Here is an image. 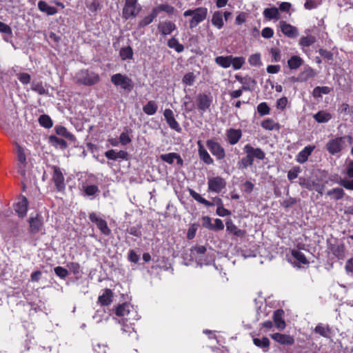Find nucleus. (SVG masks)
I'll return each mask as SVG.
<instances>
[{
  "label": "nucleus",
  "mask_w": 353,
  "mask_h": 353,
  "mask_svg": "<svg viewBox=\"0 0 353 353\" xmlns=\"http://www.w3.org/2000/svg\"><path fill=\"white\" fill-rule=\"evenodd\" d=\"M248 63L252 66H259L261 65V54L256 53L251 54L248 58Z\"/></svg>",
  "instance_id": "obj_53"
},
{
  "label": "nucleus",
  "mask_w": 353,
  "mask_h": 353,
  "mask_svg": "<svg viewBox=\"0 0 353 353\" xmlns=\"http://www.w3.org/2000/svg\"><path fill=\"white\" fill-rule=\"evenodd\" d=\"M40 125L46 128H50L52 126V121L48 115L43 114L39 118Z\"/></svg>",
  "instance_id": "obj_52"
},
{
  "label": "nucleus",
  "mask_w": 353,
  "mask_h": 353,
  "mask_svg": "<svg viewBox=\"0 0 353 353\" xmlns=\"http://www.w3.org/2000/svg\"><path fill=\"white\" fill-rule=\"evenodd\" d=\"M17 159L19 161V172L21 174H25V166L26 164V157L24 152V150L20 145H17Z\"/></svg>",
  "instance_id": "obj_25"
},
{
  "label": "nucleus",
  "mask_w": 353,
  "mask_h": 353,
  "mask_svg": "<svg viewBox=\"0 0 353 353\" xmlns=\"http://www.w3.org/2000/svg\"><path fill=\"white\" fill-rule=\"evenodd\" d=\"M314 331L319 335L327 337L330 334V329L328 326H325L323 324H319L316 326Z\"/></svg>",
  "instance_id": "obj_49"
},
{
  "label": "nucleus",
  "mask_w": 353,
  "mask_h": 353,
  "mask_svg": "<svg viewBox=\"0 0 353 353\" xmlns=\"http://www.w3.org/2000/svg\"><path fill=\"white\" fill-rule=\"evenodd\" d=\"M301 172V169L299 167H295L292 170H289L288 173V179L290 181H292L297 178L299 172Z\"/></svg>",
  "instance_id": "obj_64"
},
{
  "label": "nucleus",
  "mask_w": 353,
  "mask_h": 353,
  "mask_svg": "<svg viewBox=\"0 0 353 353\" xmlns=\"http://www.w3.org/2000/svg\"><path fill=\"white\" fill-rule=\"evenodd\" d=\"M226 230L237 236H242L244 232L239 229L232 222L231 219H228L226 221Z\"/></svg>",
  "instance_id": "obj_35"
},
{
  "label": "nucleus",
  "mask_w": 353,
  "mask_h": 353,
  "mask_svg": "<svg viewBox=\"0 0 353 353\" xmlns=\"http://www.w3.org/2000/svg\"><path fill=\"white\" fill-rule=\"evenodd\" d=\"M50 143L57 148L65 149L68 144L63 139L58 138L54 135H51L49 137Z\"/></svg>",
  "instance_id": "obj_34"
},
{
  "label": "nucleus",
  "mask_w": 353,
  "mask_h": 353,
  "mask_svg": "<svg viewBox=\"0 0 353 353\" xmlns=\"http://www.w3.org/2000/svg\"><path fill=\"white\" fill-rule=\"evenodd\" d=\"M270 337L274 341L283 345H292L294 343V337L289 334L276 332L270 334Z\"/></svg>",
  "instance_id": "obj_13"
},
{
  "label": "nucleus",
  "mask_w": 353,
  "mask_h": 353,
  "mask_svg": "<svg viewBox=\"0 0 353 353\" xmlns=\"http://www.w3.org/2000/svg\"><path fill=\"white\" fill-rule=\"evenodd\" d=\"M157 16L155 13V12L154 11V10L152 9L151 13L145 17L142 20H141L139 23V26L140 28H143L149 24H150L153 20L154 19V18H156Z\"/></svg>",
  "instance_id": "obj_46"
},
{
  "label": "nucleus",
  "mask_w": 353,
  "mask_h": 353,
  "mask_svg": "<svg viewBox=\"0 0 353 353\" xmlns=\"http://www.w3.org/2000/svg\"><path fill=\"white\" fill-rule=\"evenodd\" d=\"M231 66L234 70H239L245 63V59L243 57H231Z\"/></svg>",
  "instance_id": "obj_43"
},
{
  "label": "nucleus",
  "mask_w": 353,
  "mask_h": 353,
  "mask_svg": "<svg viewBox=\"0 0 353 353\" xmlns=\"http://www.w3.org/2000/svg\"><path fill=\"white\" fill-rule=\"evenodd\" d=\"M28 201L25 196H21L19 201L15 204L14 210L21 218L24 217L28 211Z\"/></svg>",
  "instance_id": "obj_20"
},
{
  "label": "nucleus",
  "mask_w": 353,
  "mask_h": 353,
  "mask_svg": "<svg viewBox=\"0 0 353 353\" xmlns=\"http://www.w3.org/2000/svg\"><path fill=\"white\" fill-rule=\"evenodd\" d=\"M52 179L58 191H62L65 189L64 177L59 169H54Z\"/></svg>",
  "instance_id": "obj_24"
},
{
  "label": "nucleus",
  "mask_w": 353,
  "mask_h": 353,
  "mask_svg": "<svg viewBox=\"0 0 353 353\" xmlns=\"http://www.w3.org/2000/svg\"><path fill=\"white\" fill-rule=\"evenodd\" d=\"M161 159L170 164H172L174 162V159H177L179 163L182 162V160L179 155L174 152L161 154Z\"/></svg>",
  "instance_id": "obj_42"
},
{
  "label": "nucleus",
  "mask_w": 353,
  "mask_h": 353,
  "mask_svg": "<svg viewBox=\"0 0 353 353\" xmlns=\"http://www.w3.org/2000/svg\"><path fill=\"white\" fill-rule=\"evenodd\" d=\"M38 8L41 12L46 13L48 15H54L57 12L56 8L49 6L44 1L38 2Z\"/></svg>",
  "instance_id": "obj_29"
},
{
  "label": "nucleus",
  "mask_w": 353,
  "mask_h": 353,
  "mask_svg": "<svg viewBox=\"0 0 353 353\" xmlns=\"http://www.w3.org/2000/svg\"><path fill=\"white\" fill-rule=\"evenodd\" d=\"M242 137L240 129L230 128L226 131V139L230 145L236 144Z\"/></svg>",
  "instance_id": "obj_17"
},
{
  "label": "nucleus",
  "mask_w": 353,
  "mask_h": 353,
  "mask_svg": "<svg viewBox=\"0 0 353 353\" xmlns=\"http://www.w3.org/2000/svg\"><path fill=\"white\" fill-rule=\"evenodd\" d=\"M338 183L346 190H353V179L351 180L340 179Z\"/></svg>",
  "instance_id": "obj_60"
},
{
  "label": "nucleus",
  "mask_w": 353,
  "mask_h": 353,
  "mask_svg": "<svg viewBox=\"0 0 353 353\" xmlns=\"http://www.w3.org/2000/svg\"><path fill=\"white\" fill-rule=\"evenodd\" d=\"M315 149L314 145H307L301 151H300L296 156V160L299 163H304L308 159L309 156L312 154Z\"/></svg>",
  "instance_id": "obj_21"
},
{
  "label": "nucleus",
  "mask_w": 353,
  "mask_h": 353,
  "mask_svg": "<svg viewBox=\"0 0 353 353\" xmlns=\"http://www.w3.org/2000/svg\"><path fill=\"white\" fill-rule=\"evenodd\" d=\"M168 46L170 48L174 49L177 52H181L184 50L183 46L181 44L175 37H172L168 40Z\"/></svg>",
  "instance_id": "obj_44"
},
{
  "label": "nucleus",
  "mask_w": 353,
  "mask_h": 353,
  "mask_svg": "<svg viewBox=\"0 0 353 353\" xmlns=\"http://www.w3.org/2000/svg\"><path fill=\"white\" fill-rule=\"evenodd\" d=\"M206 248L203 245H196L190 249V256L196 261L197 265L200 267L203 265H210L214 262V256L207 254L204 259L203 256L206 253Z\"/></svg>",
  "instance_id": "obj_2"
},
{
  "label": "nucleus",
  "mask_w": 353,
  "mask_h": 353,
  "mask_svg": "<svg viewBox=\"0 0 353 353\" xmlns=\"http://www.w3.org/2000/svg\"><path fill=\"white\" fill-rule=\"evenodd\" d=\"M74 79L79 84L90 86L97 83L100 79L99 74L95 72L81 70L75 74Z\"/></svg>",
  "instance_id": "obj_4"
},
{
  "label": "nucleus",
  "mask_w": 353,
  "mask_h": 353,
  "mask_svg": "<svg viewBox=\"0 0 353 353\" xmlns=\"http://www.w3.org/2000/svg\"><path fill=\"white\" fill-rule=\"evenodd\" d=\"M198 153L201 160L207 165H211L214 163L213 159L210 157L208 152L205 150L201 141H197Z\"/></svg>",
  "instance_id": "obj_22"
},
{
  "label": "nucleus",
  "mask_w": 353,
  "mask_h": 353,
  "mask_svg": "<svg viewBox=\"0 0 353 353\" xmlns=\"http://www.w3.org/2000/svg\"><path fill=\"white\" fill-rule=\"evenodd\" d=\"M133 310V305L129 303L125 302L121 304H119L115 307L114 314L117 316L125 317L126 319H129L128 316Z\"/></svg>",
  "instance_id": "obj_11"
},
{
  "label": "nucleus",
  "mask_w": 353,
  "mask_h": 353,
  "mask_svg": "<svg viewBox=\"0 0 353 353\" xmlns=\"http://www.w3.org/2000/svg\"><path fill=\"white\" fill-rule=\"evenodd\" d=\"M289 261L298 268H301L303 265L309 264V261L305 254L301 250L296 249L292 250Z\"/></svg>",
  "instance_id": "obj_9"
},
{
  "label": "nucleus",
  "mask_w": 353,
  "mask_h": 353,
  "mask_svg": "<svg viewBox=\"0 0 353 353\" xmlns=\"http://www.w3.org/2000/svg\"><path fill=\"white\" fill-rule=\"evenodd\" d=\"M105 156L110 160H117L118 159L126 160L128 159V154L124 150L117 152L114 150H110L105 152Z\"/></svg>",
  "instance_id": "obj_26"
},
{
  "label": "nucleus",
  "mask_w": 353,
  "mask_h": 353,
  "mask_svg": "<svg viewBox=\"0 0 353 353\" xmlns=\"http://www.w3.org/2000/svg\"><path fill=\"white\" fill-rule=\"evenodd\" d=\"M257 111L261 116H265L269 114L270 109L265 102H262L258 105Z\"/></svg>",
  "instance_id": "obj_55"
},
{
  "label": "nucleus",
  "mask_w": 353,
  "mask_h": 353,
  "mask_svg": "<svg viewBox=\"0 0 353 353\" xmlns=\"http://www.w3.org/2000/svg\"><path fill=\"white\" fill-rule=\"evenodd\" d=\"M208 9L204 7L197 8L194 10H187L183 12V16L192 17L190 20V28L193 29L196 28L200 23L203 21L207 17Z\"/></svg>",
  "instance_id": "obj_3"
},
{
  "label": "nucleus",
  "mask_w": 353,
  "mask_h": 353,
  "mask_svg": "<svg viewBox=\"0 0 353 353\" xmlns=\"http://www.w3.org/2000/svg\"><path fill=\"white\" fill-rule=\"evenodd\" d=\"M243 150L246 154L251 157L253 161L254 159L263 160L265 157V152L261 148H254L250 144H246L243 148Z\"/></svg>",
  "instance_id": "obj_14"
},
{
  "label": "nucleus",
  "mask_w": 353,
  "mask_h": 353,
  "mask_svg": "<svg viewBox=\"0 0 353 353\" xmlns=\"http://www.w3.org/2000/svg\"><path fill=\"white\" fill-rule=\"evenodd\" d=\"M261 127L266 130H279L280 125L272 119H267L262 121Z\"/></svg>",
  "instance_id": "obj_33"
},
{
  "label": "nucleus",
  "mask_w": 353,
  "mask_h": 353,
  "mask_svg": "<svg viewBox=\"0 0 353 353\" xmlns=\"http://www.w3.org/2000/svg\"><path fill=\"white\" fill-rule=\"evenodd\" d=\"M97 226L104 235L108 236L111 234V230L108 228L107 222L105 220L101 221V223Z\"/></svg>",
  "instance_id": "obj_58"
},
{
  "label": "nucleus",
  "mask_w": 353,
  "mask_h": 353,
  "mask_svg": "<svg viewBox=\"0 0 353 353\" xmlns=\"http://www.w3.org/2000/svg\"><path fill=\"white\" fill-rule=\"evenodd\" d=\"M84 192L87 196H92L99 192V188L96 185H86L84 187Z\"/></svg>",
  "instance_id": "obj_61"
},
{
  "label": "nucleus",
  "mask_w": 353,
  "mask_h": 353,
  "mask_svg": "<svg viewBox=\"0 0 353 353\" xmlns=\"http://www.w3.org/2000/svg\"><path fill=\"white\" fill-rule=\"evenodd\" d=\"M30 232L32 233L38 232L42 225L41 219L37 215L36 217H30L29 219Z\"/></svg>",
  "instance_id": "obj_31"
},
{
  "label": "nucleus",
  "mask_w": 353,
  "mask_h": 353,
  "mask_svg": "<svg viewBox=\"0 0 353 353\" xmlns=\"http://www.w3.org/2000/svg\"><path fill=\"white\" fill-rule=\"evenodd\" d=\"M254 161L251 159V157H250L248 154H246V156L241 160L239 162L240 166L243 167V168H246L248 166H250L253 164Z\"/></svg>",
  "instance_id": "obj_63"
},
{
  "label": "nucleus",
  "mask_w": 353,
  "mask_h": 353,
  "mask_svg": "<svg viewBox=\"0 0 353 353\" xmlns=\"http://www.w3.org/2000/svg\"><path fill=\"white\" fill-rule=\"evenodd\" d=\"M54 130L58 135L64 137L70 141L75 140V137L72 134L69 132L64 126L56 125L54 128Z\"/></svg>",
  "instance_id": "obj_36"
},
{
  "label": "nucleus",
  "mask_w": 353,
  "mask_h": 353,
  "mask_svg": "<svg viewBox=\"0 0 353 353\" xmlns=\"http://www.w3.org/2000/svg\"><path fill=\"white\" fill-rule=\"evenodd\" d=\"M119 54L123 60L131 59L133 57V51L130 46L121 48Z\"/></svg>",
  "instance_id": "obj_50"
},
{
  "label": "nucleus",
  "mask_w": 353,
  "mask_h": 353,
  "mask_svg": "<svg viewBox=\"0 0 353 353\" xmlns=\"http://www.w3.org/2000/svg\"><path fill=\"white\" fill-rule=\"evenodd\" d=\"M163 116L166 120L167 123L171 129L174 130L178 132H181V128L175 119L174 112L172 110L165 109L163 112Z\"/></svg>",
  "instance_id": "obj_12"
},
{
  "label": "nucleus",
  "mask_w": 353,
  "mask_h": 353,
  "mask_svg": "<svg viewBox=\"0 0 353 353\" xmlns=\"http://www.w3.org/2000/svg\"><path fill=\"white\" fill-rule=\"evenodd\" d=\"M113 293L109 288H106L104 292L98 298V301L101 305L107 306L112 302Z\"/></svg>",
  "instance_id": "obj_27"
},
{
  "label": "nucleus",
  "mask_w": 353,
  "mask_h": 353,
  "mask_svg": "<svg viewBox=\"0 0 353 353\" xmlns=\"http://www.w3.org/2000/svg\"><path fill=\"white\" fill-rule=\"evenodd\" d=\"M212 23L217 29H221L224 26L223 13L221 11H215L212 17Z\"/></svg>",
  "instance_id": "obj_28"
},
{
  "label": "nucleus",
  "mask_w": 353,
  "mask_h": 353,
  "mask_svg": "<svg viewBox=\"0 0 353 353\" xmlns=\"http://www.w3.org/2000/svg\"><path fill=\"white\" fill-rule=\"evenodd\" d=\"M254 344L261 348H268L270 346L269 339L264 336L262 339L254 338L253 339Z\"/></svg>",
  "instance_id": "obj_51"
},
{
  "label": "nucleus",
  "mask_w": 353,
  "mask_h": 353,
  "mask_svg": "<svg viewBox=\"0 0 353 353\" xmlns=\"http://www.w3.org/2000/svg\"><path fill=\"white\" fill-rule=\"evenodd\" d=\"M280 27L281 32L288 37L295 38L299 34L298 29L285 21H280Z\"/></svg>",
  "instance_id": "obj_16"
},
{
  "label": "nucleus",
  "mask_w": 353,
  "mask_h": 353,
  "mask_svg": "<svg viewBox=\"0 0 353 353\" xmlns=\"http://www.w3.org/2000/svg\"><path fill=\"white\" fill-rule=\"evenodd\" d=\"M195 75L193 72H188L185 74L182 79V81L186 85H192L195 80Z\"/></svg>",
  "instance_id": "obj_57"
},
{
  "label": "nucleus",
  "mask_w": 353,
  "mask_h": 353,
  "mask_svg": "<svg viewBox=\"0 0 353 353\" xmlns=\"http://www.w3.org/2000/svg\"><path fill=\"white\" fill-rule=\"evenodd\" d=\"M54 272L55 274L57 276L60 277L61 279H65L69 274V272H68V269L64 268L61 266H57V267L54 268Z\"/></svg>",
  "instance_id": "obj_56"
},
{
  "label": "nucleus",
  "mask_w": 353,
  "mask_h": 353,
  "mask_svg": "<svg viewBox=\"0 0 353 353\" xmlns=\"http://www.w3.org/2000/svg\"><path fill=\"white\" fill-rule=\"evenodd\" d=\"M303 63V59L299 56H292L288 61V64L291 70L298 69Z\"/></svg>",
  "instance_id": "obj_41"
},
{
  "label": "nucleus",
  "mask_w": 353,
  "mask_h": 353,
  "mask_svg": "<svg viewBox=\"0 0 353 353\" xmlns=\"http://www.w3.org/2000/svg\"><path fill=\"white\" fill-rule=\"evenodd\" d=\"M176 29V25L170 21L160 22L158 25V30L163 36L170 34Z\"/></svg>",
  "instance_id": "obj_23"
},
{
  "label": "nucleus",
  "mask_w": 353,
  "mask_h": 353,
  "mask_svg": "<svg viewBox=\"0 0 353 353\" xmlns=\"http://www.w3.org/2000/svg\"><path fill=\"white\" fill-rule=\"evenodd\" d=\"M344 190L341 188H334L327 192V195L334 200L341 199L344 196Z\"/></svg>",
  "instance_id": "obj_39"
},
{
  "label": "nucleus",
  "mask_w": 353,
  "mask_h": 353,
  "mask_svg": "<svg viewBox=\"0 0 353 353\" xmlns=\"http://www.w3.org/2000/svg\"><path fill=\"white\" fill-rule=\"evenodd\" d=\"M284 311L281 309L276 310L273 314V321L275 326L279 330H283L286 327L284 320Z\"/></svg>",
  "instance_id": "obj_18"
},
{
  "label": "nucleus",
  "mask_w": 353,
  "mask_h": 353,
  "mask_svg": "<svg viewBox=\"0 0 353 353\" xmlns=\"http://www.w3.org/2000/svg\"><path fill=\"white\" fill-rule=\"evenodd\" d=\"M31 89L39 94H45L47 93V90L44 88L42 83L33 82L31 85Z\"/></svg>",
  "instance_id": "obj_54"
},
{
  "label": "nucleus",
  "mask_w": 353,
  "mask_h": 353,
  "mask_svg": "<svg viewBox=\"0 0 353 353\" xmlns=\"http://www.w3.org/2000/svg\"><path fill=\"white\" fill-rule=\"evenodd\" d=\"M316 75V73L313 69L308 68L305 69L299 75V79L301 81H306L309 79L313 78Z\"/></svg>",
  "instance_id": "obj_47"
},
{
  "label": "nucleus",
  "mask_w": 353,
  "mask_h": 353,
  "mask_svg": "<svg viewBox=\"0 0 353 353\" xmlns=\"http://www.w3.org/2000/svg\"><path fill=\"white\" fill-rule=\"evenodd\" d=\"M299 183L302 187H304L309 190H316L321 194H323L324 190V185L314 181H310L306 179H301Z\"/></svg>",
  "instance_id": "obj_15"
},
{
  "label": "nucleus",
  "mask_w": 353,
  "mask_h": 353,
  "mask_svg": "<svg viewBox=\"0 0 353 353\" xmlns=\"http://www.w3.org/2000/svg\"><path fill=\"white\" fill-rule=\"evenodd\" d=\"M316 42V37L312 35L303 37L299 40V45L302 47H309Z\"/></svg>",
  "instance_id": "obj_48"
},
{
  "label": "nucleus",
  "mask_w": 353,
  "mask_h": 353,
  "mask_svg": "<svg viewBox=\"0 0 353 353\" xmlns=\"http://www.w3.org/2000/svg\"><path fill=\"white\" fill-rule=\"evenodd\" d=\"M231 57L232 55L229 56H219L214 59L215 63L223 68H228L231 66Z\"/></svg>",
  "instance_id": "obj_32"
},
{
  "label": "nucleus",
  "mask_w": 353,
  "mask_h": 353,
  "mask_svg": "<svg viewBox=\"0 0 353 353\" xmlns=\"http://www.w3.org/2000/svg\"><path fill=\"white\" fill-rule=\"evenodd\" d=\"M313 118L318 123H326L331 119L332 115L327 112L319 111L313 116Z\"/></svg>",
  "instance_id": "obj_38"
},
{
  "label": "nucleus",
  "mask_w": 353,
  "mask_h": 353,
  "mask_svg": "<svg viewBox=\"0 0 353 353\" xmlns=\"http://www.w3.org/2000/svg\"><path fill=\"white\" fill-rule=\"evenodd\" d=\"M208 191L209 192H213L219 193L225 188L226 182L222 177L215 176L208 179Z\"/></svg>",
  "instance_id": "obj_10"
},
{
  "label": "nucleus",
  "mask_w": 353,
  "mask_h": 353,
  "mask_svg": "<svg viewBox=\"0 0 353 353\" xmlns=\"http://www.w3.org/2000/svg\"><path fill=\"white\" fill-rule=\"evenodd\" d=\"M18 79L20 81V82L24 85H27L30 82V75L26 72H21L17 74Z\"/></svg>",
  "instance_id": "obj_62"
},
{
  "label": "nucleus",
  "mask_w": 353,
  "mask_h": 353,
  "mask_svg": "<svg viewBox=\"0 0 353 353\" xmlns=\"http://www.w3.org/2000/svg\"><path fill=\"white\" fill-rule=\"evenodd\" d=\"M23 294L28 301L17 305L16 308L17 316L25 326L38 323L46 314L42 306L38 305L34 302L32 296H38V289L31 288L30 291L26 288Z\"/></svg>",
  "instance_id": "obj_1"
},
{
  "label": "nucleus",
  "mask_w": 353,
  "mask_h": 353,
  "mask_svg": "<svg viewBox=\"0 0 353 353\" xmlns=\"http://www.w3.org/2000/svg\"><path fill=\"white\" fill-rule=\"evenodd\" d=\"M189 193L190 196L199 203L203 204L207 207L213 205V203H211L209 201L206 200L205 199L203 198L199 193L195 192L194 190L190 189Z\"/></svg>",
  "instance_id": "obj_40"
},
{
  "label": "nucleus",
  "mask_w": 353,
  "mask_h": 353,
  "mask_svg": "<svg viewBox=\"0 0 353 353\" xmlns=\"http://www.w3.org/2000/svg\"><path fill=\"white\" fill-rule=\"evenodd\" d=\"M158 109L157 103L154 101H149L143 107V112L148 115H154Z\"/></svg>",
  "instance_id": "obj_37"
},
{
  "label": "nucleus",
  "mask_w": 353,
  "mask_h": 353,
  "mask_svg": "<svg viewBox=\"0 0 353 353\" xmlns=\"http://www.w3.org/2000/svg\"><path fill=\"white\" fill-rule=\"evenodd\" d=\"M263 14L264 17L269 20H272V19L278 20L281 17L279 10L276 7L265 8L263 10Z\"/></svg>",
  "instance_id": "obj_30"
},
{
  "label": "nucleus",
  "mask_w": 353,
  "mask_h": 353,
  "mask_svg": "<svg viewBox=\"0 0 353 353\" xmlns=\"http://www.w3.org/2000/svg\"><path fill=\"white\" fill-rule=\"evenodd\" d=\"M66 266L68 270L74 274H78L81 272V267L78 263L69 262L67 263Z\"/></svg>",
  "instance_id": "obj_59"
},
{
  "label": "nucleus",
  "mask_w": 353,
  "mask_h": 353,
  "mask_svg": "<svg viewBox=\"0 0 353 353\" xmlns=\"http://www.w3.org/2000/svg\"><path fill=\"white\" fill-rule=\"evenodd\" d=\"M111 82L116 87L125 91H130L133 88L132 80L125 74L117 73L111 76Z\"/></svg>",
  "instance_id": "obj_7"
},
{
  "label": "nucleus",
  "mask_w": 353,
  "mask_h": 353,
  "mask_svg": "<svg viewBox=\"0 0 353 353\" xmlns=\"http://www.w3.org/2000/svg\"><path fill=\"white\" fill-rule=\"evenodd\" d=\"M141 9V6L138 3L137 0H125L122 12L123 17L125 19L135 18Z\"/></svg>",
  "instance_id": "obj_5"
},
{
  "label": "nucleus",
  "mask_w": 353,
  "mask_h": 353,
  "mask_svg": "<svg viewBox=\"0 0 353 353\" xmlns=\"http://www.w3.org/2000/svg\"><path fill=\"white\" fill-rule=\"evenodd\" d=\"M198 108L202 112H205L210 106L212 97L205 94H200L196 99Z\"/></svg>",
  "instance_id": "obj_19"
},
{
  "label": "nucleus",
  "mask_w": 353,
  "mask_h": 353,
  "mask_svg": "<svg viewBox=\"0 0 353 353\" xmlns=\"http://www.w3.org/2000/svg\"><path fill=\"white\" fill-rule=\"evenodd\" d=\"M154 11L155 12L157 16L161 12H165L168 14H172L174 8V7L168 5V4H161L155 8H153Z\"/></svg>",
  "instance_id": "obj_45"
},
{
  "label": "nucleus",
  "mask_w": 353,
  "mask_h": 353,
  "mask_svg": "<svg viewBox=\"0 0 353 353\" xmlns=\"http://www.w3.org/2000/svg\"><path fill=\"white\" fill-rule=\"evenodd\" d=\"M352 141V137H340L330 139L326 144V149L332 155L339 153L345 147V141Z\"/></svg>",
  "instance_id": "obj_6"
},
{
  "label": "nucleus",
  "mask_w": 353,
  "mask_h": 353,
  "mask_svg": "<svg viewBox=\"0 0 353 353\" xmlns=\"http://www.w3.org/2000/svg\"><path fill=\"white\" fill-rule=\"evenodd\" d=\"M206 145L217 160H222L225 157V149L218 142L208 139L206 141Z\"/></svg>",
  "instance_id": "obj_8"
}]
</instances>
